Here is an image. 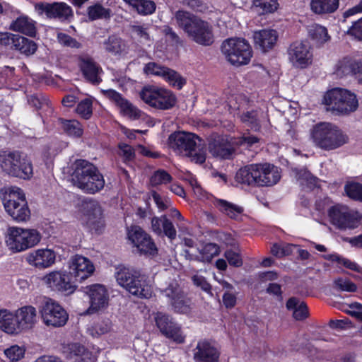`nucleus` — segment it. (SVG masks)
<instances>
[{
	"instance_id": "obj_50",
	"label": "nucleus",
	"mask_w": 362,
	"mask_h": 362,
	"mask_svg": "<svg viewBox=\"0 0 362 362\" xmlns=\"http://www.w3.org/2000/svg\"><path fill=\"white\" fill-rule=\"evenodd\" d=\"M173 180L171 175L166 170L159 169L156 170L150 177V183L153 187L170 183Z\"/></svg>"
},
{
	"instance_id": "obj_56",
	"label": "nucleus",
	"mask_w": 362,
	"mask_h": 362,
	"mask_svg": "<svg viewBox=\"0 0 362 362\" xmlns=\"http://www.w3.org/2000/svg\"><path fill=\"white\" fill-rule=\"evenodd\" d=\"M162 33L164 35L166 41L169 42L171 45L176 47L183 46V40L170 26L164 25Z\"/></svg>"
},
{
	"instance_id": "obj_14",
	"label": "nucleus",
	"mask_w": 362,
	"mask_h": 362,
	"mask_svg": "<svg viewBox=\"0 0 362 362\" xmlns=\"http://www.w3.org/2000/svg\"><path fill=\"white\" fill-rule=\"evenodd\" d=\"M52 291L68 296L74 293L78 286L70 272L53 271L42 279Z\"/></svg>"
},
{
	"instance_id": "obj_23",
	"label": "nucleus",
	"mask_w": 362,
	"mask_h": 362,
	"mask_svg": "<svg viewBox=\"0 0 362 362\" xmlns=\"http://www.w3.org/2000/svg\"><path fill=\"white\" fill-rule=\"evenodd\" d=\"M104 95L113 102L119 109L121 112L132 119H138L141 115V111L134 106L122 95L113 89H108L103 91Z\"/></svg>"
},
{
	"instance_id": "obj_63",
	"label": "nucleus",
	"mask_w": 362,
	"mask_h": 362,
	"mask_svg": "<svg viewBox=\"0 0 362 362\" xmlns=\"http://www.w3.org/2000/svg\"><path fill=\"white\" fill-rule=\"evenodd\" d=\"M193 284L199 287L202 291L212 296L211 285L207 281L203 276L194 275L192 278Z\"/></svg>"
},
{
	"instance_id": "obj_2",
	"label": "nucleus",
	"mask_w": 362,
	"mask_h": 362,
	"mask_svg": "<svg viewBox=\"0 0 362 362\" xmlns=\"http://www.w3.org/2000/svg\"><path fill=\"white\" fill-rule=\"evenodd\" d=\"M175 18L178 26L198 45L210 46L214 43L213 27L209 22L183 10L176 11Z\"/></svg>"
},
{
	"instance_id": "obj_13",
	"label": "nucleus",
	"mask_w": 362,
	"mask_h": 362,
	"mask_svg": "<svg viewBox=\"0 0 362 362\" xmlns=\"http://www.w3.org/2000/svg\"><path fill=\"white\" fill-rule=\"evenodd\" d=\"M333 74L338 78L353 77L362 84V57L351 54L344 56L334 64Z\"/></svg>"
},
{
	"instance_id": "obj_57",
	"label": "nucleus",
	"mask_w": 362,
	"mask_h": 362,
	"mask_svg": "<svg viewBox=\"0 0 362 362\" xmlns=\"http://www.w3.org/2000/svg\"><path fill=\"white\" fill-rule=\"evenodd\" d=\"M25 349L18 345H13L4 350V354L12 362L18 361L24 357Z\"/></svg>"
},
{
	"instance_id": "obj_40",
	"label": "nucleus",
	"mask_w": 362,
	"mask_h": 362,
	"mask_svg": "<svg viewBox=\"0 0 362 362\" xmlns=\"http://www.w3.org/2000/svg\"><path fill=\"white\" fill-rule=\"evenodd\" d=\"M322 258L332 262H336L338 267H344L353 272H360L361 267L356 262L345 258L337 252L323 255Z\"/></svg>"
},
{
	"instance_id": "obj_58",
	"label": "nucleus",
	"mask_w": 362,
	"mask_h": 362,
	"mask_svg": "<svg viewBox=\"0 0 362 362\" xmlns=\"http://www.w3.org/2000/svg\"><path fill=\"white\" fill-rule=\"evenodd\" d=\"M255 4L263 14L274 13L279 6L277 0H255Z\"/></svg>"
},
{
	"instance_id": "obj_25",
	"label": "nucleus",
	"mask_w": 362,
	"mask_h": 362,
	"mask_svg": "<svg viewBox=\"0 0 362 362\" xmlns=\"http://www.w3.org/2000/svg\"><path fill=\"white\" fill-rule=\"evenodd\" d=\"M26 259L30 265L43 269L54 264L56 253L53 250L48 248L37 249L30 253Z\"/></svg>"
},
{
	"instance_id": "obj_9",
	"label": "nucleus",
	"mask_w": 362,
	"mask_h": 362,
	"mask_svg": "<svg viewBox=\"0 0 362 362\" xmlns=\"http://www.w3.org/2000/svg\"><path fill=\"white\" fill-rule=\"evenodd\" d=\"M221 51L228 61L235 66L247 64L252 57V47L243 38H229L224 40Z\"/></svg>"
},
{
	"instance_id": "obj_45",
	"label": "nucleus",
	"mask_w": 362,
	"mask_h": 362,
	"mask_svg": "<svg viewBox=\"0 0 362 362\" xmlns=\"http://www.w3.org/2000/svg\"><path fill=\"white\" fill-rule=\"evenodd\" d=\"M104 45L106 51L112 54H120L122 52V40L117 35L109 36L104 42Z\"/></svg>"
},
{
	"instance_id": "obj_38",
	"label": "nucleus",
	"mask_w": 362,
	"mask_h": 362,
	"mask_svg": "<svg viewBox=\"0 0 362 362\" xmlns=\"http://www.w3.org/2000/svg\"><path fill=\"white\" fill-rule=\"evenodd\" d=\"M59 121L64 132L69 136L81 138L83 134L81 123L76 119L59 118Z\"/></svg>"
},
{
	"instance_id": "obj_8",
	"label": "nucleus",
	"mask_w": 362,
	"mask_h": 362,
	"mask_svg": "<svg viewBox=\"0 0 362 362\" xmlns=\"http://www.w3.org/2000/svg\"><path fill=\"white\" fill-rule=\"evenodd\" d=\"M330 223L339 230H354L362 223V215L358 211L336 204L327 209Z\"/></svg>"
},
{
	"instance_id": "obj_31",
	"label": "nucleus",
	"mask_w": 362,
	"mask_h": 362,
	"mask_svg": "<svg viewBox=\"0 0 362 362\" xmlns=\"http://www.w3.org/2000/svg\"><path fill=\"white\" fill-rule=\"evenodd\" d=\"M213 204L221 213L226 215L231 219H237L244 211L242 206L230 203L225 199L215 198Z\"/></svg>"
},
{
	"instance_id": "obj_20",
	"label": "nucleus",
	"mask_w": 362,
	"mask_h": 362,
	"mask_svg": "<svg viewBox=\"0 0 362 362\" xmlns=\"http://www.w3.org/2000/svg\"><path fill=\"white\" fill-rule=\"evenodd\" d=\"M86 289L90 302V306L87 310L89 314L95 313L107 307L109 294L105 286L95 284L86 286Z\"/></svg>"
},
{
	"instance_id": "obj_34",
	"label": "nucleus",
	"mask_w": 362,
	"mask_h": 362,
	"mask_svg": "<svg viewBox=\"0 0 362 362\" xmlns=\"http://www.w3.org/2000/svg\"><path fill=\"white\" fill-rule=\"evenodd\" d=\"M339 0H311L312 11L317 14L332 13L339 8Z\"/></svg>"
},
{
	"instance_id": "obj_47",
	"label": "nucleus",
	"mask_w": 362,
	"mask_h": 362,
	"mask_svg": "<svg viewBox=\"0 0 362 362\" xmlns=\"http://www.w3.org/2000/svg\"><path fill=\"white\" fill-rule=\"evenodd\" d=\"M170 68L158 64L156 62H148L144 67V72L146 75L160 76L165 79Z\"/></svg>"
},
{
	"instance_id": "obj_37",
	"label": "nucleus",
	"mask_w": 362,
	"mask_h": 362,
	"mask_svg": "<svg viewBox=\"0 0 362 362\" xmlns=\"http://www.w3.org/2000/svg\"><path fill=\"white\" fill-rule=\"evenodd\" d=\"M13 50L19 52L27 57L34 54L37 49V43L33 40L18 35Z\"/></svg>"
},
{
	"instance_id": "obj_36",
	"label": "nucleus",
	"mask_w": 362,
	"mask_h": 362,
	"mask_svg": "<svg viewBox=\"0 0 362 362\" xmlns=\"http://www.w3.org/2000/svg\"><path fill=\"white\" fill-rule=\"evenodd\" d=\"M210 153L215 157H219L223 159L230 158L234 153V148L223 140L215 141L209 146Z\"/></svg>"
},
{
	"instance_id": "obj_3",
	"label": "nucleus",
	"mask_w": 362,
	"mask_h": 362,
	"mask_svg": "<svg viewBox=\"0 0 362 362\" xmlns=\"http://www.w3.org/2000/svg\"><path fill=\"white\" fill-rule=\"evenodd\" d=\"M310 136L317 147L327 151L339 148L349 141V136L337 125L325 122L315 124Z\"/></svg>"
},
{
	"instance_id": "obj_5",
	"label": "nucleus",
	"mask_w": 362,
	"mask_h": 362,
	"mask_svg": "<svg viewBox=\"0 0 362 362\" xmlns=\"http://www.w3.org/2000/svg\"><path fill=\"white\" fill-rule=\"evenodd\" d=\"M41 238L37 229L10 227L6 236V243L12 252L16 253L35 247Z\"/></svg>"
},
{
	"instance_id": "obj_6",
	"label": "nucleus",
	"mask_w": 362,
	"mask_h": 362,
	"mask_svg": "<svg viewBox=\"0 0 362 362\" xmlns=\"http://www.w3.org/2000/svg\"><path fill=\"white\" fill-rule=\"evenodd\" d=\"M3 204L6 211L16 221L23 222L30 218V210L22 189L11 188L4 196Z\"/></svg>"
},
{
	"instance_id": "obj_52",
	"label": "nucleus",
	"mask_w": 362,
	"mask_h": 362,
	"mask_svg": "<svg viewBox=\"0 0 362 362\" xmlns=\"http://www.w3.org/2000/svg\"><path fill=\"white\" fill-rule=\"evenodd\" d=\"M139 14L148 16L153 13L156 8L154 1L151 0H138L132 6Z\"/></svg>"
},
{
	"instance_id": "obj_21",
	"label": "nucleus",
	"mask_w": 362,
	"mask_h": 362,
	"mask_svg": "<svg viewBox=\"0 0 362 362\" xmlns=\"http://www.w3.org/2000/svg\"><path fill=\"white\" fill-rule=\"evenodd\" d=\"M77 61L79 70L86 81L93 85H98L102 82L100 75L103 71L92 57L88 54L79 55Z\"/></svg>"
},
{
	"instance_id": "obj_7",
	"label": "nucleus",
	"mask_w": 362,
	"mask_h": 362,
	"mask_svg": "<svg viewBox=\"0 0 362 362\" xmlns=\"http://www.w3.org/2000/svg\"><path fill=\"white\" fill-rule=\"evenodd\" d=\"M139 95L146 104L160 110H170L177 103V97L173 91L154 86H144Z\"/></svg>"
},
{
	"instance_id": "obj_60",
	"label": "nucleus",
	"mask_w": 362,
	"mask_h": 362,
	"mask_svg": "<svg viewBox=\"0 0 362 362\" xmlns=\"http://www.w3.org/2000/svg\"><path fill=\"white\" fill-rule=\"evenodd\" d=\"M224 257L230 266L240 267L243 265V259L241 255L231 249L227 250L224 253Z\"/></svg>"
},
{
	"instance_id": "obj_41",
	"label": "nucleus",
	"mask_w": 362,
	"mask_h": 362,
	"mask_svg": "<svg viewBox=\"0 0 362 362\" xmlns=\"http://www.w3.org/2000/svg\"><path fill=\"white\" fill-rule=\"evenodd\" d=\"M28 102L30 106L34 107L36 110H42L49 114L53 112V107L51 101L46 95L42 93H36L31 95Z\"/></svg>"
},
{
	"instance_id": "obj_15",
	"label": "nucleus",
	"mask_w": 362,
	"mask_h": 362,
	"mask_svg": "<svg viewBox=\"0 0 362 362\" xmlns=\"http://www.w3.org/2000/svg\"><path fill=\"white\" fill-rule=\"evenodd\" d=\"M127 237L140 255L154 257L158 254L153 240L140 226L132 225L127 228Z\"/></svg>"
},
{
	"instance_id": "obj_33",
	"label": "nucleus",
	"mask_w": 362,
	"mask_h": 362,
	"mask_svg": "<svg viewBox=\"0 0 362 362\" xmlns=\"http://www.w3.org/2000/svg\"><path fill=\"white\" fill-rule=\"evenodd\" d=\"M84 192L87 194H95L103 189L105 180L103 175L100 173L98 168L93 165V173L87 178Z\"/></svg>"
},
{
	"instance_id": "obj_46",
	"label": "nucleus",
	"mask_w": 362,
	"mask_h": 362,
	"mask_svg": "<svg viewBox=\"0 0 362 362\" xmlns=\"http://www.w3.org/2000/svg\"><path fill=\"white\" fill-rule=\"evenodd\" d=\"M134 272V269L133 268L123 267L115 273V278L118 284L127 291L128 289V285H129V281L132 279Z\"/></svg>"
},
{
	"instance_id": "obj_64",
	"label": "nucleus",
	"mask_w": 362,
	"mask_h": 362,
	"mask_svg": "<svg viewBox=\"0 0 362 362\" xmlns=\"http://www.w3.org/2000/svg\"><path fill=\"white\" fill-rule=\"evenodd\" d=\"M347 34L358 41H362V17L353 23L348 29Z\"/></svg>"
},
{
	"instance_id": "obj_59",
	"label": "nucleus",
	"mask_w": 362,
	"mask_h": 362,
	"mask_svg": "<svg viewBox=\"0 0 362 362\" xmlns=\"http://www.w3.org/2000/svg\"><path fill=\"white\" fill-rule=\"evenodd\" d=\"M334 287L341 291L355 292L357 290L356 284L349 279L337 278L334 281Z\"/></svg>"
},
{
	"instance_id": "obj_16",
	"label": "nucleus",
	"mask_w": 362,
	"mask_h": 362,
	"mask_svg": "<svg viewBox=\"0 0 362 362\" xmlns=\"http://www.w3.org/2000/svg\"><path fill=\"white\" fill-rule=\"evenodd\" d=\"M287 54L290 62L298 68H307L313 62V48L308 41L293 42L287 49Z\"/></svg>"
},
{
	"instance_id": "obj_4",
	"label": "nucleus",
	"mask_w": 362,
	"mask_h": 362,
	"mask_svg": "<svg viewBox=\"0 0 362 362\" xmlns=\"http://www.w3.org/2000/svg\"><path fill=\"white\" fill-rule=\"evenodd\" d=\"M0 168L8 176L22 180H29L33 175L30 158L19 150L0 151Z\"/></svg>"
},
{
	"instance_id": "obj_12",
	"label": "nucleus",
	"mask_w": 362,
	"mask_h": 362,
	"mask_svg": "<svg viewBox=\"0 0 362 362\" xmlns=\"http://www.w3.org/2000/svg\"><path fill=\"white\" fill-rule=\"evenodd\" d=\"M35 11L40 16H45L48 19L58 20L62 23H69L74 18L72 8L62 1L37 2L35 4Z\"/></svg>"
},
{
	"instance_id": "obj_53",
	"label": "nucleus",
	"mask_w": 362,
	"mask_h": 362,
	"mask_svg": "<svg viewBox=\"0 0 362 362\" xmlns=\"http://www.w3.org/2000/svg\"><path fill=\"white\" fill-rule=\"evenodd\" d=\"M240 120L255 131L260 129L261 125L256 110L247 111L243 113L240 116Z\"/></svg>"
},
{
	"instance_id": "obj_29",
	"label": "nucleus",
	"mask_w": 362,
	"mask_h": 362,
	"mask_svg": "<svg viewBox=\"0 0 362 362\" xmlns=\"http://www.w3.org/2000/svg\"><path fill=\"white\" fill-rule=\"evenodd\" d=\"M277 39V32L274 30H262L254 35L256 45H258L264 52L272 49L276 45Z\"/></svg>"
},
{
	"instance_id": "obj_42",
	"label": "nucleus",
	"mask_w": 362,
	"mask_h": 362,
	"mask_svg": "<svg viewBox=\"0 0 362 362\" xmlns=\"http://www.w3.org/2000/svg\"><path fill=\"white\" fill-rule=\"evenodd\" d=\"M110 8H105L100 3H96L87 8V15L90 21L102 18H109L110 17Z\"/></svg>"
},
{
	"instance_id": "obj_44",
	"label": "nucleus",
	"mask_w": 362,
	"mask_h": 362,
	"mask_svg": "<svg viewBox=\"0 0 362 362\" xmlns=\"http://www.w3.org/2000/svg\"><path fill=\"white\" fill-rule=\"evenodd\" d=\"M148 24H142V25H131L130 30L132 33H134L138 40L141 44H148L150 45V42H151L150 33L148 32L149 30Z\"/></svg>"
},
{
	"instance_id": "obj_61",
	"label": "nucleus",
	"mask_w": 362,
	"mask_h": 362,
	"mask_svg": "<svg viewBox=\"0 0 362 362\" xmlns=\"http://www.w3.org/2000/svg\"><path fill=\"white\" fill-rule=\"evenodd\" d=\"M18 35L8 32H0V46L13 49Z\"/></svg>"
},
{
	"instance_id": "obj_1",
	"label": "nucleus",
	"mask_w": 362,
	"mask_h": 362,
	"mask_svg": "<svg viewBox=\"0 0 362 362\" xmlns=\"http://www.w3.org/2000/svg\"><path fill=\"white\" fill-rule=\"evenodd\" d=\"M281 178L279 168L269 163H252L238 170V182L254 187H269L276 185Z\"/></svg>"
},
{
	"instance_id": "obj_51",
	"label": "nucleus",
	"mask_w": 362,
	"mask_h": 362,
	"mask_svg": "<svg viewBox=\"0 0 362 362\" xmlns=\"http://www.w3.org/2000/svg\"><path fill=\"white\" fill-rule=\"evenodd\" d=\"M164 80L177 90H181L187 83L186 79L183 76L172 69L168 70Z\"/></svg>"
},
{
	"instance_id": "obj_48",
	"label": "nucleus",
	"mask_w": 362,
	"mask_h": 362,
	"mask_svg": "<svg viewBox=\"0 0 362 362\" xmlns=\"http://www.w3.org/2000/svg\"><path fill=\"white\" fill-rule=\"evenodd\" d=\"M344 191L350 199L362 202V184L356 182H348L344 186Z\"/></svg>"
},
{
	"instance_id": "obj_10",
	"label": "nucleus",
	"mask_w": 362,
	"mask_h": 362,
	"mask_svg": "<svg viewBox=\"0 0 362 362\" xmlns=\"http://www.w3.org/2000/svg\"><path fill=\"white\" fill-rule=\"evenodd\" d=\"M324 100L325 105L341 114L354 112L358 106V100L354 93L339 88L327 91Z\"/></svg>"
},
{
	"instance_id": "obj_62",
	"label": "nucleus",
	"mask_w": 362,
	"mask_h": 362,
	"mask_svg": "<svg viewBox=\"0 0 362 362\" xmlns=\"http://www.w3.org/2000/svg\"><path fill=\"white\" fill-rule=\"evenodd\" d=\"M186 156L191 158L192 162L197 164H203L206 158V147L204 146L201 147L199 146L197 151H196L195 148L194 151H191V154H186Z\"/></svg>"
},
{
	"instance_id": "obj_18",
	"label": "nucleus",
	"mask_w": 362,
	"mask_h": 362,
	"mask_svg": "<svg viewBox=\"0 0 362 362\" xmlns=\"http://www.w3.org/2000/svg\"><path fill=\"white\" fill-rule=\"evenodd\" d=\"M155 322L161 334L166 338L177 344L184 343L185 337L181 326L171 315L158 312L155 317Z\"/></svg>"
},
{
	"instance_id": "obj_32",
	"label": "nucleus",
	"mask_w": 362,
	"mask_h": 362,
	"mask_svg": "<svg viewBox=\"0 0 362 362\" xmlns=\"http://www.w3.org/2000/svg\"><path fill=\"white\" fill-rule=\"evenodd\" d=\"M0 328L6 333L11 334H17L21 332L16 315L6 310H0Z\"/></svg>"
},
{
	"instance_id": "obj_24",
	"label": "nucleus",
	"mask_w": 362,
	"mask_h": 362,
	"mask_svg": "<svg viewBox=\"0 0 362 362\" xmlns=\"http://www.w3.org/2000/svg\"><path fill=\"white\" fill-rule=\"evenodd\" d=\"M93 164L85 159H77L73 164V172L71 175L74 186L84 192L87 178L93 173Z\"/></svg>"
},
{
	"instance_id": "obj_54",
	"label": "nucleus",
	"mask_w": 362,
	"mask_h": 362,
	"mask_svg": "<svg viewBox=\"0 0 362 362\" xmlns=\"http://www.w3.org/2000/svg\"><path fill=\"white\" fill-rule=\"evenodd\" d=\"M76 113L84 119H89L93 115V102L89 98L81 100L76 108Z\"/></svg>"
},
{
	"instance_id": "obj_11",
	"label": "nucleus",
	"mask_w": 362,
	"mask_h": 362,
	"mask_svg": "<svg viewBox=\"0 0 362 362\" xmlns=\"http://www.w3.org/2000/svg\"><path fill=\"white\" fill-rule=\"evenodd\" d=\"M161 292L168 298V302L175 313L179 314L191 313L193 305L192 298L176 281L170 282Z\"/></svg>"
},
{
	"instance_id": "obj_19",
	"label": "nucleus",
	"mask_w": 362,
	"mask_h": 362,
	"mask_svg": "<svg viewBox=\"0 0 362 362\" xmlns=\"http://www.w3.org/2000/svg\"><path fill=\"white\" fill-rule=\"evenodd\" d=\"M202 139L195 134L187 132H175L168 137V145L175 151L185 154H191L197 147V141Z\"/></svg>"
},
{
	"instance_id": "obj_43",
	"label": "nucleus",
	"mask_w": 362,
	"mask_h": 362,
	"mask_svg": "<svg viewBox=\"0 0 362 362\" xmlns=\"http://www.w3.org/2000/svg\"><path fill=\"white\" fill-rule=\"evenodd\" d=\"M64 352L66 354V358H73L79 357L80 359L85 358V354L93 353L80 343H69L64 346Z\"/></svg>"
},
{
	"instance_id": "obj_30",
	"label": "nucleus",
	"mask_w": 362,
	"mask_h": 362,
	"mask_svg": "<svg viewBox=\"0 0 362 362\" xmlns=\"http://www.w3.org/2000/svg\"><path fill=\"white\" fill-rule=\"evenodd\" d=\"M20 332L31 328L36 317V310L32 305H26L18 309L16 313Z\"/></svg>"
},
{
	"instance_id": "obj_17",
	"label": "nucleus",
	"mask_w": 362,
	"mask_h": 362,
	"mask_svg": "<svg viewBox=\"0 0 362 362\" xmlns=\"http://www.w3.org/2000/svg\"><path fill=\"white\" fill-rule=\"evenodd\" d=\"M40 312L43 322L48 326L62 327L69 319L64 308L51 298H48L42 305Z\"/></svg>"
},
{
	"instance_id": "obj_28",
	"label": "nucleus",
	"mask_w": 362,
	"mask_h": 362,
	"mask_svg": "<svg viewBox=\"0 0 362 362\" xmlns=\"http://www.w3.org/2000/svg\"><path fill=\"white\" fill-rule=\"evenodd\" d=\"M9 29L30 37H35L37 33L36 22L27 16H20L13 21Z\"/></svg>"
},
{
	"instance_id": "obj_39",
	"label": "nucleus",
	"mask_w": 362,
	"mask_h": 362,
	"mask_svg": "<svg viewBox=\"0 0 362 362\" xmlns=\"http://www.w3.org/2000/svg\"><path fill=\"white\" fill-rule=\"evenodd\" d=\"M199 256H197L195 259L202 262L209 263L214 257L219 255L221 247L216 243H206L202 249L199 250Z\"/></svg>"
},
{
	"instance_id": "obj_27",
	"label": "nucleus",
	"mask_w": 362,
	"mask_h": 362,
	"mask_svg": "<svg viewBox=\"0 0 362 362\" xmlns=\"http://www.w3.org/2000/svg\"><path fill=\"white\" fill-rule=\"evenodd\" d=\"M127 291L140 298H148L151 296V286L147 282L146 276L136 269L128 285Z\"/></svg>"
},
{
	"instance_id": "obj_55",
	"label": "nucleus",
	"mask_w": 362,
	"mask_h": 362,
	"mask_svg": "<svg viewBox=\"0 0 362 362\" xmlns=\"http://www.w3.org/2000/svg\"><path fill=\"white\" fill-rule=\"evenodd\" d=\"M57 40L63 47L73 49H81L83 47L82 44L76 38L64 33H58Z\"/></svg>"
},
{
	"instance_id": "obj_49",
	"label": "nucleus",
	"mask_w": 362,
	"mask_h": 362,
	"mask_svg": "<svg viewBox=\"0 0 362 362\" xmlns=\"http://www.w3.org/2000/svg\"><path fill=\"white\" fill-rule=\"evenodd\" d=\"M15 68L4 66L0 70V83L8 88H12L16 83Z\"/></svg>"
},
{
	"instance_id": "obj_22",
	"label": "nucleus",
	"mask_w": 362,
	"mask_h": 362,
	"mask_svg": "<svg viewBox=\"0 0 362 362\" xmlns=\"http://www.w3.org/2000/svg\"><path fill=\"white\" fill-rule=\"evenodd\" d=\"M69 269L70 274L77 283L90 276L95 271V267L88 258L76 255L71 259Z\"/></svg>"
},
{
	"instance_id": "obj_26",
	"label": "nucleus",
	"mask_w": 362,
	"mask_h": 362,
	"mask_svg": "<svg viewBox=\"0 0 362 362\" xmlns=\"http://www.w3.org/2000/svg\"><path fill=\"white\" fill-rule=\"evenodd\" d=\"M220 352L206 340L199 341L194 351L195 362H218Z\"/></svg>"
},
{
	"instance_id": "obj_35",
	"label": "nucleus",
	"mask_w": 362,
	"mask_h": 362,
	"mask_svg": "<svg viewBox=\"0 0 362 362\" xmlns=\"http://www.w3.org/2000/svg\"><path fill=\"white\" fill-rule=\"evenodd\" d=\"M308 36L317 47L322 46L330 40L331 37L328 34L327 29L320 25H313L308 30Z\"/></svg>"
}]
</instances>
